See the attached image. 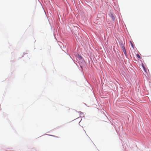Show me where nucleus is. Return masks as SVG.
Returning a JSON list of instances; mask_svg holds the SVG:
<instances>
[{"label":"nucleus","mask_w":151,"mask_h":151,"mask_svg":"<svg viewBox=\"0 0 151 151\" xmlns=\"http://www.w3.org/2000/svg\"><path fill=\"white\" fill-rule=\"evenodd\" d=\"M136 56H137V57L138 58H139L140 59L141 58V57H140V56L139 55V54H137L136 55Z\"/></svg>","instance_id":"20e7f679"},{"label":"nucleus","mask_w":151,"mask_h":151,"mask_svg":"<svg viewBox=\"0 0 151 151\" xmlns=\"http://www.w3.org/2000/svg\"><path fill=\"white\" fill-rule=\"evenodd\" d=\"M142 66L143 68V69L145 71V67L144 65L143 64H142Z\"/></svg>","instance_id":"39448f33"},{"label":"nucleus","mask_w":151,"mask_h":151,"mask_svg":"<svg viewBox=\"0 0 151 151\" xmlns=\"http://www.w3.org/2000/svg\"><path fill=\"white\" fill-rule=\"evenodd\" d=\"M119 44L122 47V46H124V43L122 41H120L119 42Z\"/></svg>","instance_id":"f03ea898"},{"label":"nucleus","mask_w":151,"mask_h":151,"mask_svg":"<svg viewBox=\"0 0 151 151\" xmlns=\"http://www.w3.org/2000/svg\"><path fill=\"white\" fill-rule=\"evenodd\" d=\"M111 16L112 19L113 20H114L115 18L114 16H113V15L111 14Z\"/></svg>","instance_id":"7ed1b4c3"},{"label":"nucleus","mask_w":151,"mask_h":151,"mask_svg":"<svg viewBox=\"0 0 151 151\" xmlns=\"http://www.w3.org/2000/svg\"><path fill=\"white\" fill-rule=\"evenodd\" d=\"M131 45L133 47V45L132 44L131 42Z\"/></svg>","instance_id":"423d86ee"},{"label":"nucleus","mask_w":151,"mask_h":151,"mask_svg":"<svg viewBox=\"0 0 151 151\" xmlns=\"http://www.w3.org/2000/svg\"><path fill=\"white\" fill-rule=\"evenodd\" d=\"M122 49L124 53V54L126 55H127L126 51V50L125 47L124 46H122Z\"/></svg>","instance_id":"f257e3e1"}]
</instances>
